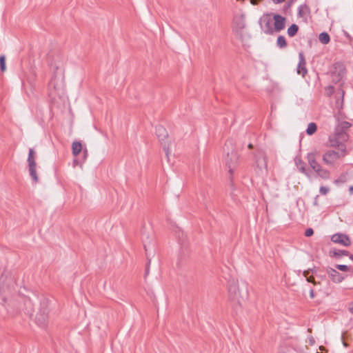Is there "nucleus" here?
<instances>
[{
    "mask_svg": "<svg viewBox=\"0 0 353 353\" xmlns=\"http://www.w3.org/2000/svg\"><path fill=\"white\" fill-rule=\"evenodd\" d=\"M223 151L225 153V163L228 168L230 174L229 179L230 185L233 186V173L239 163L240 155L238 153L236 146L232 140H227L223 146Z\"/></svg>",
    "mask_w": 353,
    "mask_h": 353,
    "instance_id": "2",
    "label": "nucleus"
},
{
    "mask_svg": "<svg viewBox=\"0 0 353 353\" xmlns=\"http://www.w3.org/2000/svg\"><path fill=\"white\" fill-rule=\"evenodd\" d=\"M352 124L345 121H340L337 119V124L334 132H345L346 130L350 128Z\"/></svg>",
    "mask_w": 353,
    "mask_h": 353,
    "instance_id": "20",
    "label": "nucleus"
},
{
    "mask_svg": "<svg viewBox=\"0 0 353 353\" xmlns=\"http://www.w3.org/2000/svg\"><path fill=\"white\" fill-rule=\"evenodd\" d=\"M299 29V28L298 25L292 23L288 28L287 33L290 37H294L298 33Z\"/></svg>",
    "mask_w": 353,
    "mask_h": 353,
    "instance_id": "25",
    "label": "nucleus"
},
{
    "mask_svg": "<svg viewBox=\"0 0 353 353\" xmlns=\"http://www.w3.org/2000/svg\"><path fill=\"white\" fill-rule=\"evenodd\" d=\"M156 130L158 131L159 132H161V131L165 130V129L163 128V126L159 125L156 127Z\"/></svg>",
    "mask_w": 353,
    "mask_h": 353,
    "instance_id": "40",
    "label": "nucleus"
},
{
    "mask_svg": "<svg viewBox=\"0 0 353 353\" xmlns=\"http://www.w3.org/2000/svg\"><path fill=\"white\" fill-rule=\"evenodd\" d=\"M296 165H297V168L299 170V171L305 174H307V170L305 168V163L299 159L298 161H296Z\"/></svg>",
    "mask_w": 353,
    "mask_h": 353,
    "instance_id": "29",
    "label": "nucleus"
},
{
    "mask_svg": "<svg viewBox=\"0 0 353 353\" xmlns=\"http://www.w3.org/2000/svg\"><path fill=\"white\" fill-rule=\"evenodd\" d=\"M0 70L2 72L6 70V56L3 54L0 56Z\"/></svg>",
    "mask_w": 353,
    "mask_h": 353,
    "instance_id": "32",
    "label": "nucleus"
},
{
    "mask_svg": "<svg viewBox=\"0 0 353 353\" xmlns=\"http://www.w3.org/2000/svg\"><path fill=\"white\" fill-rule=\"evenodd\" d=\"M347 181V173H342L340 176L334 181L335 183H344Z\"/></svg>",
    "mask_w": 353,
    "mask_h": 353,
    "instance_id": "30",
    "label": "nucleus"
},
{
    "mask_svg": "<svg viewBox=\"0 0 353 353\" xmlns=\"http://www.w3.org/2000/svg\"><path fill=\"white\" fill-rule=\"evenodd\" d=\"M310 8L306 3L301 4L298 7L297 15L299 17H303L305 15H310Z\"/></svg>",
    "mask_w": 353,
    "mask_h": 353,
    "instance_id": "23",
    "label": "nucleus"
},
{
    "mask_svg": "<svg viewBox=\"0 0 353 353\" xmlns=\"http://www.w3.org/2000/svg\"><path fill=\"white\" fill-rule=\"evenodd\" d=\"M347 256H349V258L353 261V254H350L349 252V255Z\"/></svg>",
    "mask_w": 353,
    "mask_h": 353,
    "instance_id": "46",
    "label": "nucleus"
},
{
    "mask_svg": "<svg viewBox=\"0 0 353 353\" xmlns=\"http://www.w3.org/2000/svg\"><path fill=\"white\" fill-rule=\"evenodd\" d=\"M82 144L80 141H75L72 144V154L77 157L78 155L80 154L81 152L82 151Z\"/></svg>",
    "mask_w": 353,
    "mask_h": 353,
    "instance_id": "24",
    "label": "nucleus"
},
{
    "mask_svg": "<svg viewBox=\"0 0 353 353\" xmlns=\"http://www.w3.org/2000/svg\"><path fill=\"white\" fill-rule=\"evenodd\" d=\"M274 20V32H279L285 27L286 18L279 14H272Z\"/></svg>",
    "mask_w": 353,
    "mask_h": 353,
    "instance_id": "16",
    "label": "nucleus"
},
{
    "mask_svg": "<svg viewBox=\"0 0 353 353\" xmlns=\"http://www.w3.org/2000/svg\"><path fill=\"white\" fill-rule=\"evenodd\" d=\"M349 190H350V193H352L353 192V186H350L349 188Z\"/></svg>",
    "mask_w": 353,
    "mask_h": 353,
    "instance_id": "47",
    "label": "nucleus"
},
{
    "mask_svg": "<svg viewBox=\"0 0 353 353\" xmlns=\"http://www.w3.org/2000/svg\"><path fill=\"white\" fill-rule=\"evenodd\" d=\"M314 234V230L312 228H307L305 231V236L307 237L311 236Z\"/></svg>",
    "mask_w": 353,
    "mask_h": 353,
    "instance_id": "38",
    "label": "nucleus"
},
{
    "mask_svg": "<svg viewBox=\"0 0 353 353\" xmlns=\"http://www.w3.org/2000/svg\"><path fill=\"white\" fill-rule=\"evenodd\" d=\"M248 148L249 149H253L254 148V146L252 143H249L248 145Z\"/></svg>",
    "mask_w": 353,
    "mask_h": 353,
    "instance_id": "45",
    "label": "nucleus"
},
{
    "mask_svg": "<svg viewBox=\"0 0 353 353\" xmlns=\"http://www.w3.org/2000/svg\"><path fill=\"white\" fill-rule=\"evenodd\" d=\"M234 29L238 33L245 27V19L243 15L236 16L233 20Z\"/></svg>",
    "mask_w": 353,
    "mask_h": 353,
    "instance_id": "19",
    "label": "nucleus"
},
{
    "mask_svg": "<svg viewBox=\"0 0 353 353\" xmlns=\"http://www.w3.org/2000/svg\"><path fill=\"white\" fill-rule=\"evenodd\" d=\"M349 311L350 313L353 314V301L351 302L350 304H349Z\"/></svg>",
    "mask_w": 353,
    "mask_h": 353,
    "instance_id": "42",
    "label": "nucleus"
},
{
    "mask_svg": "<svg viewBox=\"0 0 353 353\" xmlns=\"http://www.w3.org/2000/svg\"><path fill=\"white\" fill-rule=\"evenodd\" d=\"M349 251L345 250H336L332 249L329 252V255L330 257H334L336 259L341 258L342 256H348Z\"/></svg>",
    "mask_w": 353,
    "mask_h": 353,
    "instance_id": "22",
    "label": "nucleus"
},
{
    "mask_svg": "<svg viewBox=\"0 0 353 353\" xmlns=\"http://www.w3.org/2000/svg\"><path fill=\"white\" fill-rule=\"evenodd\" d=\"M317 130V125L314 122H311L308 124L305 132H316Z\"/></svg>",
    "mask_w": 353,
    "mask_h": 353,
    "instance_id": "33",
    "label": "nucleus"
},
{
    "mask_svg": "<svg viewBox=\"0 0 353 353\" xmlns=\"http://www.w3.org/2000/svg\"><path fill=\"white\" fill-rule=\"evenodd\" d=\"M320 193L321 194H326L328 192H329V188H326V187H324V186H321L320 188Z\"/></svg>",
    "mask_w": 353,
    "mask_h": 353,
    "instance_id": "39",
    "label": "nucleus"
},
{
    "mask_svg": "<svg viewBox=\"0 0 353 353\" xmlns=\"http://www.w3.org/2000/svg\"><path fill=\"white\" fill-rule=\"evenodd\" d=\"M306 278V281L308 282V283H312L313 285H316L317 284H319V282H316L314 276L313 275H311V276H309V275H307L306 276H305Z\"/></svg>",
    "mask_w": 353,
    "mask_h": 353,
    "instance_id": "37",
    "label": "nucleus"
},
{
    "mask_svg": "<svg viewBox=\"0 0 353 353\" xmlns=\"http://www.w3.org/2000/svg\"><path fill=\"white\" fill-rule=\"evenodd\" d=\"M276 46L279 48H286L287 46H288V43L286 41V39L285 38L284 36L283 35H279L278 37H277V39H276Z\"/></svg>",
    "mask_w": 353,
    "mask_h": 353,
    "instance_id": "27",
    "label": "nucleus"
},
{
    "mask_svg": "<svg viewBox=\"0 0 353 353\" xmlns=\"http://www.w3.org/2000/svg\"><path fill=\"white\" fill-rule=\"evenodd\" d=\"M296 0H288L287 3L283 6L282 12L283 14H287L290 12L291 7Z\"/></svg>",
    "mask_w": 353,
    "mask_h": 353,
    "instance_id": "28",
    "label": "nucleus"
},
{
    "mask_svg": "<svg viewBox=\"0 0 353 353\" xmlns=\"http://www.w3.org/2000/svg\"><path fill=\"white\" fill-rule=\"evenodd\" d=\"M310 273H312L314 274H317V270L316 267H314L313 268H309L306 270H304L303 272V275L304 276H306L307 275H309Z\"/></svg>",
    "mask_w": 353,
    "mask_h": 353,
    "instance_id": "36",
    "label": "nucleus"
},
{
    "mask_svg": "<svg viewBox=\"0 0 353 353\" xmlns=\"http://www.w3.org/2000/svg\"><path fill=\"white\" fill-rule=\"evenodd\" d=\"M21 301L23 302V307H20L25 314L31 317L34 312V303L27 296L21 297Z\"/></svg>",
    "mask_w": 353,
    "mask_h": 353,
    "instance_id": "15",
    "label": "nucleus"
},
{
    "mask_svg": "<svg viewBox=\"0 0 353 353\" xmlns=\"http://www.w3.org/2000/svg\"><path fill=\"white\" fill-rule=\"evenodd\" d=\"M316 276H318L319 278H320L321 280L326 279V275L325 274H316Z\"/></svg>",
    "mask_w": 353,
    "mask_h": 353,
    "instance_id": "41",
    "label": "nucleus"
},
{
    "mask_svg": "<svg viewBox=\"0 0 353 353\" xmlns=\"http://www.w3.org/2000/svg\"><path fill=\"white\" fill-rule=\"evenodd\" d=\"M228 299L234 308L241 307V300L243 299L241 296L238 281L234 279L229 280L228 283Z\"/></svg>",
    "mask_w": 353,
    "mask_h": 353,
    "instance_id": "4",
    "label": "nucleus"
},
{
    "mask_svg": "<svg viewBox=\"0 0 353 353\" xmlns=\"http://www.w3.org/2000/svg\"><path fill=\"white\" fill-rule=\"evenodd\" d=\"M48 97L50 100V109L58 107L57 99H60L63 94L62 81H59L53 76L48 83Z\"/></svg>",
    "mask_w": 353,
    "mask_h": 353,
    "instance_id": "3",
    "label": "nucleus"
},
{
    "mask_svg": "<svg viewBox=\"0 0 353 353\" xmlns=\"http://www.w3.org/2000/svg\"><path fill=\"white\" fill-rule=\"evenodd\" d=\"M319 39L321 43L327 44L330 41V37L327 32H323L319 34Z\"/></svg>",
    "mask_w": 353,
    "mask_h": 353,
    "instance_id": "26",
    "label": "nucleus"
},
{
    "mask_svg": "<svg viewBox=\"0 0 353 353\" xmlns=\"http://www.w3.org/2000/svg\"><path fill=\"white\" fill-rule=\"evenodd\" d=\"M15 281L13 280L11 276H8L3 273L0 276V294L2 296V301L3 302L7 301V297L5 294L8 292L11 293L14 290Z\"/></svg>",
    "mask_w": 353,
    "mask_h": 353,
    "instance_id": "6",
    "label": "nucleus"
},
{
    "mask_svg": "<svg viewBox=\"0 0 353 353\" xmlns=\"http://www.w3.org/2000/svg\"><path fill=\"white\" fill-rule=\"evenodd\" d=\"M342 101L343 100L344 91H342Z\"/></svg>",
    "mask_w": 353,
    "mask_h": 353,
    "instance_id": "48",
    "label": "nucleus"
},
{
    "mask_svg": "<svg viewBox=\"0 0 353 353\" xmlns=\"http://www.w3.org/2000/svg\"><path fill=\"white\" fill-rule=\"evenodd\" d=\"M170 134H159L158 139L165 152V155L169 160V154H170L171 149L176 146L174 138Z\"/></svg>",
    "mask_w": 353,
    "mask_h": 353,
    "instance_id": "9",
    "label": "nucleus"
},
{
    "mask_svg": "<svg viewBox=\"0 0 353 353\" xmlns=\"http://www.w3.org/2000/svg\"><path fill=\"white\" fill-rule=\"evenodd\" d=\"M335 268L342 272H348L351 270V268L350 266H347V265H340L336 264L335 265Z\"/></svg>",
    "mask_w": 353,
    "mask_h": 353,
    "instance_id": "34",
    "label": "nucleus"
},
{
    "mask_svg": "<svg viewBox=\"0 0 353 353\" xmlns=\"http://www.w3.org/2000/svg\"><path fill=\"white\" fill-rule=\"evenodd\" d=\"M49 312V301L43 297L40 300V308L35 318V322L39 327H46L47 326Z\"/></svg>",
    "mask_w": 353,
    "mask_h": 353,
    "instance_id": "5",
    "label": "nucleus"
},
{
    "mask_svg": "<svg viewBox=\"0 0 353 353\" xmlns=\"http://www.w3.org/2000/svg\"><path fill=\"white\" fill-rule=\"evenodd\" d=\"M272 13L263 14L260 19V25L261 29L265 34H272L274 33V27L272 26Z\"/></svg>",
    "mask_w": 353,
    "mask_h": 353,
    "instance_id": "13",
    "label": "nucleus"
},
{
    "mask_svg": "<svg viewBox=\"0 0 353 353\" xmlns=\"http://www.w3.org/2000/svg\"><path fill=\"white\" fill-rule=\"evenodd\" d=\"M278 353H294V349L290 346H281Z\"/></svg>",
    "mask_w": 353,
    "mask_h": 353,
    "instance_id": "31",
    "label": "nucleus"
},
{
    "mask_svg": "<svg viewBox=\"0 0 353 353\" xmlns=\"http://www.w3.org/2000/svg\"><path fill=\"white\" fill-rule=\"evenodd\" d=\"M327 272L332 281L336 283L342 282L345 278V276L332 268H328L327 269Z\"/></svg>",
    "mask_w": 353,
    "mask_h": 353,
    "instance_id": "17",
    "label": "nucleus"
},
{
    "mask_svg": "<svg viewBox=\"0 0 353 353\" xmlns=\"http://www.w3.org/2000/svg\"><path fill=\"white\" fill-rule=\"evenodd\" d=\"M299 61L298 63V66L296 68L297 73L299 74H301L303 77L307 73V70L306 68V61L303 52H299Z\"/></svg>",
    "mask_w": 353,
    "mask_h": 353,
    "instance_id": "18",
    "label": "nucleus"
},
{
    "mask_svg": "<svg viewBox=\"0 0 353 353\" xmlns=\"http://www.w3.org/2000/svg\"><path fill=\"white\" fill-rule=\"evenodd\" d=\"M88 157V150L87 149H84L83 150V154L81 157H75L73 160V167L76 166H80L82 167L83 163L85 161L86 159Z\"/></svg>",
    "mask_w": 353,
    "mask_h": 353,
    "instance_id": "21",
    "label": "nucleus"
},
{
    "mask_svg": "<svg viewBox=\"0 0 353 353\" xmlns=\"http://www.w3.org/2000/svg\"><path fill=\"white\" fill-rule=\"evenodd\" d=\"M274 3L279 4L285 1V0H272Z\"/></svg>",
    "mask_w": 353,
    "mask_h": 353,
    "instance_id": "44",
    "label": "nucleus"
},
{
    "mask_svg": "<svg viewBox=\"0 0 353 353\" xmlns=\"http://www.w3.org/2000/svg\"><path fill=\"white\" fill-rule=\"evenodd\" d=\"M307 159L310 167L323 179H328L330 176V172L326 169L322 168L321 165L316 161L315 154L309 153Z\"/></svg>",
    "mask_w": 353,
    "mask_h": 353,
    "instance_id": "7",
    "label": "nucleus"
},
{
    "mask_svg": "<svg viewBox=\"0 0 353 353\" xmlns=\"http://www.w3.org/2000/svg\"><path fill=\"white\" fill-rule=\"evenodd\" d=\"M331 241L334 243H339L343 246L348 247L351 245L350 237L343 233H336L332 236Z\"/></svg>",
    "mask_w": 353,
    "mask_h": 353,
    "instance_id": "14",
    "label": "nucleus"
},
{
    "mask_svg": "<svg viewBox=\"0 0 353 353\" xmlns=\"http://www.w3.org/2000/svg\"><path fill=\"white\" fill-rule=\"evenodd\" d=\"M254 162L259 169L268 168V157L265 152L262 149H256L253 153Z\"/></svg>",
    "mask_w": 353,
    "mask_h": 353,
    "instance_id": "11",
    "label": "nucleus"
},
{
    "mask_svg": "<svg viewBox=\"0 0 353 353\" xmlns=\"http://www.w3.org/2000/svg\"><path fill=\"white\" fill-rule=\"evenodd\" d=\"M143 238H144L143 236ZM143 247L145 249V255H146V258H147V263L145 265V274H144V277L146 278L150 272V263H151V258H150L151 254L149 252V251L152 250V255L154 254L155 242H154V241H147V240H145L144 239H143Z\"/></svg>",
    "mask_w": 353,
    "mask_h": 353,
    "instance_id": "10",
    "label": "nucleus"
},
{
    "mask_svg": "<svg viewBox=\"0 0 353 353\" xmlns=\"http://www.w3.org/2000/svg\"><path fill=\"white\" fill-rule=\"evenodd\" d=\"M28 163L29 167L30 175L34 183H37L39 181L38 176L36 171L37 163L34 160V151L32 148L29 149Z\"/></svg>",
    "mask_w": 353,
    "mask_h": 353,
    "instance_id": "12",
    "label": "nucleus"
},
{
    "mask_svg": "<svg viewBox=\"0 0 353 353\" xmlns=\"http://www.w3.org/2000/svg\"><path fill=\"white\" fill-rule=\"evenodd\" d=\"M310 296L311 299H314L315 296L314 292L313 289H310Z\"/></svg>",
    "mask_w": 353,
    "mask_h": 353,
    "instance_id": "43",
    "label": "nucleus"
},
{
    "mask_svg": "<svg viewBox=\"0 0 353 353\" xmlns=\"http://www.w3.org/2000/svg\"><path fill=\"white\" fill-rule=\"evenodd\" d=\"M330 73L334 83L336 84L340 82L346 73V68L344 63L341 61L334 63Z\"/></svg>",
    "mask_w": 353,
    "mask_h": 353,
    "instance_id": "8",
    "label": "nucleus"
},
{
    "mask_svg": "<svg viewBox=\"0 0 353 353\" xmlns=\"http://www.w3.org/2000/svg\"><path fill=\"white\" fill-rule=\"evenodd\" d=\"M325 92H326V94L328 96V97H330L331 95H332L334 92V90H335V88L333 86V85H328L325 88Z\"/></svg>",
    "mask_w": 353,
    "mask_h": 353,
    "instance_id": "35",
    "label": "nucleus"
},
{
    "mask_svg": "<svg viewBox=\"0 0 353 353\" xmlns=\"http://www.w3.org/2000/svg\"><path fill=\"white\" fill-rule=\"evenodd\" d=\"M349 139V134H331L327 145L337 148L339 152L327 150L323 155V161L327 165H334V162L347 154L345 143Z\"/></svg>",
    "mask_w": 353,
    "mask_h": 353,
    "instance_id": "1",
    "label": "nucleus"
}]
</instances>
